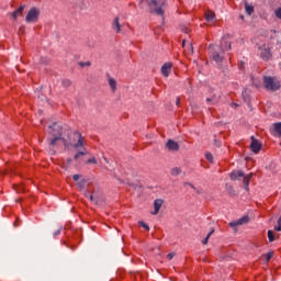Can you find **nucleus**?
Masks as SVG:
<instances>
[{
  "label": "nucleus",
  "instance_id": "obj_1",
  "mask_svg": "<svg viewBox=\"0 0 281 281\" xmlns=\"http://www.w3.org/2000/svg\"><path fill=\"white\" fill-rule=\"evenodd\" d=\"M227 49H232V43L223 37L220 45L211 44L209 46L210 58L213 59L216 65H223V60H225L223 54H225Z\"/></svg>",
  "mask_w": 281,
  "mask_h": 281
},
{
  "label": "nucleus",
  "instance_id": "obj_2",
  "mask_svg": "<svg viewBox=\"0 0 281 281\" xmlns=\"http://www.w3.org/2000/svg\"><path fill=\"white\" fill-rule=\"evenodd\" d=\"M85 196L86 199H89L93 205H98L99 207L106 205V196L104 195V192L100 190H93L92 193L86 191Z\"/></svg>",
  "mask_w": 281,
  "mask_h": 281
},
{
  "label": "nucleus",
  "instance_id": "obj_3",
  "mask_svg": "<svg viewBox=\"0 0 281 281\" xmlns=\"http://www.w3.org/2000/svg\"><path fill=\"white\" fill-rule=\"evenodd\" d=\"M146 3L149 8L150 14L164 16L166 12V0H146Z\"/></svg>",
  "mask_w": 281,
  "mask_h": 281
},
{
  "label": "nucleus",
  "instance_id": "obj_4",
  "mask_svg": "<svg viewBox=\"0 0 281 281\" xmlns=\"http://www.w3.org/2000/svg\"><path fill=\"white\" fill-rule=\"evenodd\" d=\"M47 142L49 155H56V147H58V142H63L65 148H69V143L67 139H65V137L49 136Z\"/></svg>",
  "mask_w": 281,
  "mask_h": 281
},
{
  "label": "nucleus",
  "instance_id": "obj_5",
  "mask_svg": "<svg viewBox=\"0 0 281 281\" xmlns=\"http://www.w3.org/2000/svg\"><path fill=\"white\" fill-rule=\"evenodd\" d=\"M263 87L267 89V91H280V79L272 76H263Z\"/></svg>",
  "mask_w": 281,
  "mask_h": 281
},
{
  "label": "nucleus",
  "instance_id": "obj_6",
  "mask_svg": "<svg viewBox=\"0 0 281 281\" xmlns=\"http://www.w3.org/2000/svg\"><path fill=\"white\" fill-rule=\"evenodd\" d=\"M252 176L254 173H249L245 176V172L243 170H238V171H233L231 173V180L238 181V179H243L244 190L249 191V181H251Z\"/></svg>",
  "mask_w": 281,
  "mask_h": 281
},
{
  "label": "nucleus",
  "instance_id": "obj_7",
  "mask_svg": "<svg viewBox=\"0 0 281 281\" xmlns=\"http://www.w3.org/2000/svg\"><path fill=\"white\" fill-rule=\"evenodd\" d=\"M38 16H41V10L36 7H33L26 14L25 21L26 23H36L38 21Z\"/></svg>",
  "mask_w": 281,
  "mask_h": 281
},
{
  "label": "nucleus",
  "instance_id": "obj_8",
  "mask_svg": "<svg viewBox=\"0 0 281 281\" xmlns=\"http://www.w3.org/2000/svg\"><path fill=\"white\" fill-rule=\"evenodd\" d=\"M48 135L49 137H63V126L56 122L53 123L48 126Z\"/></svg>",
  "mask_w": 281,
  "mask_h": 281
},
{
  "label": "nucleus",
  "instance_id": "obj_9",
  "mask_svg": "<svg viewBox=\"0 0 281 281\" xmlns=\"http://www.w3.org/2000/svg\"><path fill=\"white\" fill-rule=\"evenodd\" d=\"M249 221H251L249 215H244L239 220L231 222L228 225H229V227H232L236 232L237 227H240V225H247V223H249Z\"/></svg>",
  "mask_w": 281,
  "mask_h": 281
},
{
  "label": "nucleus",
  "instance_id": "obj_10",
  "mask_svg": "<svg viewBox=\"0 0 281 281\" xmlns=\"http://www.w3.org/2000/svg\"><path fill=\"white\" fill-rule=\"evenodd\" d=\"M260 56L263 60H269L271 58V49L267 44L259 47Z\"/></svg>",
  "mask_w": 281,
  "mask_h": 281
},
{
  "label": "nucleus",
  "instance_id": "obj_11",
  "mask_svg": "<svg viewBox=\"0 0 281 281\" xmlns=\"http://www.w3.org/2000/svg\"><path fill=\"white\" fill-rule=\"evenodd\" d=\"M250 139H251L250 150H252V153L258 155V153H260V149L262 148V145L260 144V142H258V139H256L255 136H251Z\"/></svg>",
  "mask_w": 281,
  "mask_h": 281
},
{
  "label": "nucleus",
  "instance_id": "obj_12",
  "mask_svg": "<svg viewBox=\"0 0 281 281\" xmlns=\"http://www.w3.org/2000/svg\"><path fill=\"white\" fill-rule=\"evenodd\" d=\"M74 139H77V143L74 145V148H80L85 146V138L82 137V134L79 132H75L72 134Z\"/></svg>",
  "mask_w": 281,
  "mask_h": 281
},
{
  "label": "nucleus",
  "instance_id": "obj_13",
  "mask_svg": "<svg viewBox=\"0 0 281 281\" xmlns=\"http://www.w3.org/2000/svg\"><path fill=\"white\" fill-rule=\"evenodd\" d=\"M161 75L165 77V78H168V76H170V72L172 71V64L170 63H165L162 66H161Z\"/></svg>",
  "mask_w": 281,
  "mask_h": 281
},
{
  "label": "nucleus",
  "instance_id": "obj_14",
  "mask_svg": "<svg viewBox=\"0 0 281 281\" xmlns=\"http://www.w3.org/2000/svg\"><path fill=\"white\" fill-rule=\"evenodd\" d=\"M166 147L168 148V150L177 153V150H179V143H177L172 139H169L166 144Z\"/></svg>",
  "mask_w": 281,
  "mask_h": 281
},
{
  "label": "nucleus",
  "instance_id": "obj_15",
  "mask_svg": "<svg viewBox=\"0 0 281 281\" xmlns=\"http://www.w3.org/2000/svg\"><path fill=\"white\" fill-rule=\"evenodd\" d=\"M272 135H274V137H281V122L273 124Z\"/></svg>",
  "mask_w": 281,
  "mask_h": 281
},
{
  "label": "nucleus",
  "instance_id": "obj_16",
  "mask_svg": "<svg viewBox=\"0 0 281 281\" xmlns=\"http://www.w3.org/2000/svg\"><path fill=\"white\" fill-rule=\"evenodd\" d=\"M108 82H109V87L111 88L112 93H115V91H117V81L114 78L109 77Z\"/></svg>",
  "mask_w": 281,
  "mask_h": 281
},
{
  "label": "nucleus",
  "instance_id": "obj_17",
  "mask_svg": "<svg viewBox=\"0 0 281 281\" xmlns=\"http://www.w3.org/2000/svg\"><path fill=\"white\" fill-rule=\"evenodd\" d=\"M112 27L116 34H120V32H122V25L120 24V18L114 19Z\"/></svg>",
  "mask_w": 281,
  "mask_h": 281
},
{
  "label": "nucleus",
  "instance_id": "obj_18",
  "mask_svg": "<svg viewBox=\"0 0 281 281\" xmlns=\"http://www.w3.org/2000/svg\"><path fill=\"white\" fill-rule=\"evenodd\" d=\"M162 205H164V199H156L154 201V212H159Z\"/></svg>",
  "mask_w": 281,
  "mask_h": 281
},
{
  "label": "nucleus",
  "instance_id": "obj_19",
  "mask_svg": "<svg viewBox=\"0 0 281 281\" xmlns=\"http://www.w3.org/2000/svg\"><path fill=\"white\" fill-rule=\"evenodd\" d=\"M24 10H25V5L23 4L12 13L13 19H19V16L23 14Z\"/></svg>",
  "mask_w": 281,
  "mask_h": 281
},
{
  "label": "nucleus",
  "instance_id": "obj_20",
  "mask_svg": "<svg viewBox=\"0 0 281 281\" xmlns=\"http://www.w3.org/2000/svg\"><path fill=\"white\" fill-rule=\"evenodd\" d=\"M214 19H216V14H214V12L207 11L205 13V20L207 21V23L214 21Z\"/></svg>",
  "mask_w": 281,
  "mask_h": 281
},
{
  "label": "nucleus",
  "instance_id": "obj_21",
  "mask_svg": "<svg viewBox=\"0 0 281 281\" xmlns=\"http://www.w3.org/2000/svg\"><path fill=\"white\" fill-rule=\"evenodd\" d=\"M170 175L172 177H179V175H181V168L179 167H173L171 170H170Z\"/></svg>",
  "mask_w": 281,
  "mask_h": 281
},
{
  "label": "nucleus",
  "instance_id": "obj_22",
  "mask_svg": "<svg viewBox=\"0 0 281 281\" xmlns=\"http://www.w3.org/2000/svg\"><path fill=\"white\" fill-rule=\"evenodd\" d=\"M245 10H246V13L251 16L252 12H254V5L251 4H248L247 2H245Z\"/></svg>",
  "mask_w": 281,
  "mask_h": 281
},
{
  "label": "nucleus",
  "instance_id": "obj_23",
  "mask_svg": "<svg viewBox=\"0 0 281 281\" xmlns=\"http://www.w3.org/2000/svg\"><path fill=\"white\" fill-rule=\"evenodd\" d=\"M212 234H214V228H212L211 232L206 235V237L202 240L203 245H207L210 238L212 237Z\"/></svg>",
  "mask_w": 281,
  "mask_h": 281
},
{
  "label": "nucleus",
  "instance_id": "obj_24",
  "mask_svg": "<svg viewBox=\"0 0 281 281\" xmlns=\"http://www.w3.org/2000/svg\"><path fill=\"white\" fill-rule=\"evenodd\" d=\"M61 86L65 87L66 89L71 86V80L69 79H63L61 80Z\"/></svg>",
  "mask_w": 281,
  "mask_h": 281
},
{
  "label": "nucleus",
  "instance_id": "obj_25",
  "mask_svg": "<svg viewBox=\"0 0 281 281\" xmlns=\"http://www.w3.org/2000/svg\"><path fill=\"white\" fill-rule=\"evenodd\" d=\"M78 188L81 189V190H85L86 186H87V180H80L78 183H77Z\"/></svg>",
  "mask_w": 281,
  "mask_h": 281
},
{
  "label": "nucleus",
  "instance_id": "obj_26",
  "mask_svg": "<svg viewBox=\"0 0 281 281\" xmlns=\"http://www.w3.org/2000/svg\"><path fill=\"white\" fill-rule=\"evenodd\" d=\"M268 239L269 243H273V240H276V235H273V231H268Z\"/></svg>",
  "mask_w": 281,
  "mask_h": 281
},
{
  "label": "nucleus",
  "instance_id": "obj_27",
  "mask_svg": "<svg viewBox=\"0 0 281 281\" xmlns=\"http://www.w3.org/2000/svg\"><path fill=\"white\" fill-rule=\"evenodd\" d=\"M138 225L140 227H143V229H146V232H149L150 231V227L148 226V224L144 223L143 221H139L138 222Z\"/></svg>",
  "mask_w": 281,
  "mask_h": 281
},
{
  "label": "nucleus",
  "instance_id": "obj_28",
  "mask_svg": "<svg viewBox=\"0 0 281 281\" xmlns=\"http://www.w3.org/2000/svg\"><path fill=\"white\" fill-rule=\"evenodd\" d=\"M206 102H213V104H217L218 98H216V95H213L212 98H206Z\"/></svg>",
  "mask_w": 281,
  "mask_h": 281
},
{
  "label": "nucleus",
  "instance_id": "obj_29",
  "mask_svg": "<svg viewBox=\"0 0 281 281\" xmlns=\"http://www.w3.org/2000/svg\"><path fill=\"white\" fill-rule=\"evenodd\" d=\"M205 159H207L210 164H214V156L211 153L205 154Z\"/></svg>",
  "mask_w": 281,
  "mask_h": 281
},
{
  "label": "nucleus",
  "instance_id": "obj_30",
  "mask_svg": "<svg viewBox=\"0 0 281 281\" xmlns=\"http://www.w3.org/2000/svg\"><path fill=\"white\" fill-rule=\"evenodd\" d=\"M271 258H273V252L272 251H269L266 254V260L267 262H269V260H271Z\"/></svg>",
  "mask_w": 281,
  "mask_h": 281
},
{
  "label": "nucleus",
  "instance_id": "obj_31",
  "mask_svg": "<svg viewBox=\"0 0 281 281\" xmlns=\"http://www.w3.org/2000/svg\"><path fill=\"white\" fill-rule=\"evenodd\" d=\"M79 66L80 67H91V63L90 61H86V63L80 61Z\"/></svg>",
  "mask_w": 281,
  "mask_h": 281
},
{
  "label": "nucleus",
  "instance_id": "obj_32",
  "mask_svg": "<svg viewBox=\"0 0 281 281\" xmlns=\"http://www.w3.org/2000/svg\"><path fill=\"white\" fill-rule=\"evenodd\" d=\"M274 14H276L277 19H280V20H281V8L277 9V10L274 11Z\"/></svg>",
  "mask_w": 281,
  "mask_h": 281
},
{
  "label": "nucleus",
  "instance_id": "obj_33",
  "mask_svg": "<svg viewBox=\"0 0 281 281\" xmlns=\"http://www.w3.org/2000/svg\"><path fill=\"white\" fill-rule=\"evenodd\" d=\"M85 155H87L86 151H78V153L75 155V159H78L79 157L85 156Z\"/></svg>",
  "mask_w": 281,
  "mask_h": 281
},
{
  "label": "nucleus",
  "instance_id": "obj_34",
  "mask_svg": "<svg viewBox=\"0 0 281 281\" xmlns=\"http://www.w3.org/2000/svg\"><path fill=\"white\" fill-rule=\"evenodd\" d=\"M41 63H42V65H47V63H49V58H47V57H42V58H41Z\"/></svg>",
  "mask_w": 281,
  "mask_h": 281
},
{
  "label": "nucleus",
  "instance_id": "obj_35",
  "mask_svg": "<svg viewBox=\"0 0 281 281\" xmlns=\"http://www.w3.org/2000/svg\"><path fill=\"white\" fill-rule=\"evenodd\" d=\"M87 164H98V160L95 159V157L89 158Z\"/></svg>",
  "mask_w": 281,
  "mask_h": 281
},
{
  "label": "nucleus",
  "instance_id": "obj_36",
  "mask_svg": "<svg viewBox=\"0 0 281 281\" xmlns=\"http://www.w3.org/2000/svg\"><path fill=\"white\" fill-rule=\"evenodd\" d=\"M60 232H63V226H59L58 229L53 234V236H59Z\"/></svg>",
  "mask_w": 281,
  "mask_h": 281
},
{
  "label": "nucleus",
  "instance_id": "obj_37",
  "mask_svg": "<svg viewBox=\"0 0 281 281\" xmlns=\"http://www.w3.org/2000/svg\"><path fill=\"white\" fill-rule=\"evenodd\" d=\"M82 176L81 175H74L72 179L74 181H78Z\"/></svg>",
  "mask_w": 281,
  "mask_h": 281
},
{
  "label": "nucleus",
  "instance_id": "obj_38",
  "mask_svg": "<svg viewBox=\"0 0 281 281\" xmlns=\"http://www.w3.org/2000/svg\"><path fill=\"white\" fill-rule=\"evenodd\" d=\"M167 258H168V260H172V258H175V252H169L167 255Z\"/></svg>",
  "mask_w": 281,
  "mask_h": 281
},
{
  "label": "nucleus",
  "instance_id": "obj_39",
  "mask_svg": "<svg viewBox=\"0 0 281 281\" xmlns=\"http://www.w3.org/2000/svg\"><path fill=\"white\" fill-rule=\"evenodd\" d=\"M182 30H183V32H184L186 34H188V32H190V30H189L188 27H183Z\"/></svg>",
  "mask_w": 281,
  "mask_h": 281
},
{
  "label": "nucleus",
  "instance_id": "obj_40",
  "mask_svg": "<svg viewBox=\"0 0 281 281\" xmlns=\"http://www.w3.org/2000/svg\"><path fill=\"white\" fill-rule=\"evenodd\" d=\"M71 158H67V164H68V166H71Z\"/></svg>",
  "mask_w": 281,
  "mask_h": 281
},
{
  "label": "nucleus",
  "instance_id": "obj_41",
  "mask_svg": "<svg viewBox=\"0 0 281 281\" xmlns=\"http://www.w3.org/2000/svg\"><path fill=\"white\" fill-rule=\"evenodd\" d=\"M188 186H190V188H192V190H196V188H194V184L188 183Z\"/></svg>",
  "mask_w": 281,
  "mask_h": 281
},
{
  "label": "nucleus",
  "instance_id": "obj_42",
  "mask_svg": "<svg viewBox=\"0 0 281 281\" xmlns=\"http://www.w3.org/2000/svg\"><path fill=\"white\" fill-rule=\"evenodd\" d=\"M179 102H180V99H179V98H177V100H176V104H177V106H179Z\"/></svg>",
  "mask_w": 281,
  "mask_h": 281
},
{
  "label": "nucleus",
  "instance_id": "obj_43",
  "mask_svg": "<svg viewBox=\"0 0 281 281\" xmlns=\"http://www.w3.org/2000/svg\"><path fill=\"white\" fill-rule=\"evenodd\" d=\"M20 32H22V33L25 32V27H23V26L20 27Z\"/></svg>",
  "mask_w": 281,
  "mask_h": 281
},
{
  "label": "nucleus",
  "instance_id": "obj_44",
  "mask_svg": "<svg viewBox=\"0 0 281 281\" xmlns=\"http://www.w3.org/2000/svg\"><path fill=\"white\" fill-rule=\"evenodd\" d=\"M142 3H144V0H140V2H139V7H140V8H144V7L142 5Z\"/></svg>",
  "mask_w": 281,
  "mask_h": 281
},
{
  "label": "nucleus",
  "instance_id": "obj_45",
  "mask_svg": "<svg viewBox=\"0 0 281 281\" xmlns=\"http://www.w3.org/2000/svg\"><path fill=\"white\" fill-rule=\"evenodd\" d=\"M182 46H186V40L182 41Z\"/></svg>",
  "mask_w": 281,
  "mask_h": 281
},
{
  "label": "nucleus",
  "instance_id": "obj_46",
  "mask_svg": "<svg viewBox=\"0 0 281 281\" xmlns=\"http://www.w3.org/2000/svg\"><path fill=\"white\" fill-rule=\"evenodd\" d=\"M90 47H93V44L89 45Z\"/></svg>",
  "mask_w": 281,
  "mask_h": 281
},
{
  "label": "nucleus",
  "instance_id": "obj_47",
  "mask_svg": "<svg viewBox=\"0 0 281 281\" xmlns=\"http://www.w3.org/2000/svg\"><path fill=\"white\" fill-rule=\"evenodd\" d=\"M104 161H108L106 158H104Z\"/></svg>",
  "mask_w": 281,
  "mask_h": 281
},
{
  "label": "nucleus",
  "instance_id": "obj_48",
  "mask_svg": "<svg viewBox=\"0 0 281 281\" xmlns=\"http://www.w3.org/2000/svg\"><path fill=\"white\" fill-rule=\"evenodd\" d=\"M153 214H157V212H154Z\"/></svg>",
  "mask_w": 281,
  "mask_h": 281
}]
</instances>
